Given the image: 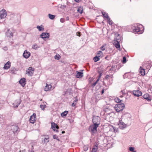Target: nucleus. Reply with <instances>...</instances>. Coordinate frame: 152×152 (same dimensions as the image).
I'll list each match as a JSON object with an SVG mask.
<instances>
[{
    "label": "nucleus",
    "instance_id": "obj_37",
    "mask_svg": "<svg viewBox=\"0 0 152 152\" xmlns=\"http://www.w3.org/2000/svg\"><path fill=\"white\" fill-rule=\"evenodd\" d=\"M123 61L124 63H125L126 61V57L125 56L123 57Z\"/></svg>",
    "mask_w": 152,
    "mask_h": 152
},
{
    "label": "nucleus",
    "instance_id": "obj_18",
    "mask_svg": "<svg viewBox=\"0 0 152 152\" xmlns=\"http://www.w3.org/2000/svg\"><path fill=\"white\" fill-rule=\"evenodd\" d=\"M77 74L76 75V77L77 78H81L83 75V73L82 72H76Z\"/></svg>",
    "mask_w": 152,
    "mask_h": 152
},
{
    "label": "nucleus",
    "instance_id": "obj_20",
    "mask_svg": "<svg viewBox=\"0 0 152 152\" xmlns=\"http://www.w3.org/2000/svg\"><path fill=\"white\" fill-rule=\"evenodd\" d=\"M143 97L144 99H146L147 101H150L151 100V98L149 94H145Z\"/></svg>",
    "mask_w": 152,
    "mask_h": 152
},
{
    "label": "nucleus",
    "instance_id": "obj_4",
    "mask_svg": "<svg viewBox=\"0 0 152 152\" xmlns=\"http://www.w3.org/2000/svg\"><path fill=\"white\" fill-rule=\"evenodd\" d=\"M7 13L6 10L3 9L0 11V18L1 19H4L7 16Z\"/></svg>",
    "mask_w": 152,
    "mask_h": 152
},
{
    "label": "nucleus",
    "instance_id": "obj_26",
    "mask_svg": "<svg viewBox=\"0 0 152 152\" xmlns=\"http://www.w3.org/2000/svg\"><path fill=\"white\" fill-rule=\"evenodd\" d=\"M97 150V146L96 145H94L93 147L92 152H96Z\"/></svg>",
    "mask_w": 152,
    "mask_h": 152
},
{
    "label": "nucleus",
    "instance_id": "obj_43",
    "mask_svg": "<svg viewBox=\"0 0 152 152\" xmlns=\"http://www.w3.org/2000/svg\"><path fill=\"white\" fill-rule=\"evenodd\" d=\"M110 77V76L109 75H107L105 76V79H108L109 78V77Z\"/></svg>",
    "mask_w": 152,
    "mask_h": 152
},
{
    "label": "nucleus",
    "instance_id": "obj_58",
    "mask_svg": "<svg viewBox=\"0 0 152 152\" xmlns=\"http://www.w3.org/2000/svg\"><path fill=\"white\" fill-rule=\"evenodd\" d=\"M134 152H136V151H134Z\"/></svg>",
    "mask_w": 152,
    "mask_h": 152
},
{
    "label": "nucleus",
    "instance_id": "obj_40",
    "mask_svg": "<svg viewBox=\"0 0 152 152\" xmlns=\"http://www.w3.org/2000/svg\"><path fill=\"white\" fill-rule=\"evenodd\" d=\"M60 21L61 23H64V19L63 18H61L60 19Z\"/></svg>",
    "mask_w": 152,
    "mask_h": 152
},
{
    "label": "nucleus",
    "instance_id": "obj_29",
    "mask_svg": "<svg viewBox=\"0 0 152 152\" xmlns=\"http://www.w3.org/2000/svg\"><path fill=\"white\" fill-rule=\"evenodd\" d=\"M49 18L51 20H53L54 19L55 16L54 15H51L50 14H49L48 15Z\"/></svg>",
    "mask_w": 152,
    "mask_h": 152
},
{
    "label": "nucleus",
    "instance_id": "obj_38",
    "mask_svg": "<svg viewBox=\"0 0 152 152\" xmlns=\"http://www.w3.org/2000/svg\"><path fill=\"white\" fill-rule=\"evenodd\" d=\"M53 138H54V139H56L57 140H58V136L57 135H53Z\"/></svg>",
    "mask_w": 152,
    "mask_h": 152
},
{
    "label": "nucleus",
    "instance_id": "obj_48",
    "mask_svg": "<svg viewBox=\"0 0 152 152\" xmlns=\"http://www.w3.org/2000/svg\"><path fill=\"white\" fill-rule=\"evenodd\" d=\"M115 66H113L110 69V70H113V69L115 68Z\"/></svg>",
    "mask_w": 152,
    "mask_h": 152
},
{
    "label": "nucleus",
    "instance_id": "obj_44",
    "mask_svg": "<svg viewBox=\"0 0 152 152\" xmlns=\"http://www.w3.org/2000/svg\"><path fill=\"white\" fill-rule=\"evenodd\" d=\"M121 92L122 93V94H125V90H122L121 91Z\"/></svg>",
    "mask_w": 152,
    "mask_h": 152
},
{
    "label": "nucleus",
    "instance_id": "obj_41",
    "mask_svg": "<svg viewBox=\"0 0 152 152\" xmlns=\"http://www.w3.org/2000/svg\"><path fill=\"white\" fill-rule=\"evenodd\" d=\"M68 113V111H65L64 112H63L61 114H67Z\"/></svg>",
    "mask_w": 152,
    "mask_h": 152
},
{
    "label": "nucleus",
    "instance_id": "obj_9",
    "mask_svg": "<svg viewBox=\"0 0 152 152\" xmlns=\"http://www.w3.org/2000/svg\"><path fill=\"white\" fill-rule=\"evenodd\" d=\"M36 120V115H32L29 119V121L30 123L34 124Z\"/></svg>",
    "mask_w": 152,
    "mask_h": 152
},
{
    "label": "nucleus",
    "instance_id": "obj_1",
    "mask_svg": "<svg viewBox=\"0 0 152 152\" xmlns=\"http://www.w3.org/2000/svg\"><path fill=\"white\" fill-rule=\"evenodd\" d=\"M125 105L123 103L117 104L115 105L114 108L118 113L122 111L125 107Z\"/></svg>",
    "mask_w": 152,
    "mask_h": 152
},
{
    "label": "nucleus",
    "instance_id": "obj_30",
    "mask_svg": "<svg viewBox=\"0 0 152 152\" xmlns=\"http://www.w3.org/2000/svg\"><path fill=\"white\" fill-rule=\"evenodd\" d=\"M32 48L33 49L36 50L39 48V46L37 44H35L32 46Z\"/></svg>",
    "mask_w": 152,
    "mask_h": 152
},
{
    "label": "nucleus",
    "instance_id": "obj_28",
    "mask_svg": "<svg viewBox=\"0 0 152 152\" xmlns=\"http://www.w3.org/2000/svg\"><path fill=\"white\" fill-rule=\"evenodd\" d=\"M6 35L7 37H12L13 34L12 32H9L8 31L6 33Z\"/></svg>",
    "mask_w": 152,
    "mask_h": 152
},
{
    "label": "nucleus",
    "instance_id": "obj_19",
    "mask_svg": "<svg viewBox=\"0 0 152 152\" xmlns=\"http://www.w3.org/2000/svg\"><path fill=\"white\" fill-rule=\"evenodd\" d=\"M25 80L26 79L25 78H23L19 81V83L23 87H24L25 85Z\"/></svg>",
    "mask_w": 152,
    "mask_h": 152
},
{
    "label": "nucleus",
    "instance_id": "obj_54",
    "mask_svg": "<svg viewBox=\"0 0 152 152\" xmlns=\"http://www.w3.org/2000/svg\"><path fill=\"white\" fill-rule=\"evenodd\" d=\"M99 79H100V78H99V77L98 78L96 82L97 83L99 80Z\"/></svg>",
    "mask_w": 152,
    "mask_h": 152
},
{
    "label": "nucleus",
    "instance_id": "obj_36",
    "mask_svg": "<svg viewBox=\"0 0 152 152\" xmlns=\"http://www.w3.org/2000/svg\"><path fill=\"white\" fill-rule=\"evenodd\" d=\"M46 105H42L41 104L40 105V107L42 110H44L45 109V108L46 107Z\"/></svg>",
    "mask_w": 152,
    "mask_h": 152
},
{
    "label": "nucleus",
    "instance_id": "obj_13",
    "mask_svg": "<svg viewBox=\"0 0 152 152\" xmlns=\"http://www.w3.org/2000/svg\"><path fill=\"white\" fill-rule=\"evenodd\" d=\"M133 31L134 33H137L138 34H140L143 32V31H140V28L138 27H136L133 29Z\"/></svg>",
    "mask_w": 152,
    "mask_h": 152
},
{
    "label": "nucleus",
    "instance_id": "obj_23",
    "mask_svg": "<svg viewBox=\"0 0 152 152\" xmlns=\"http://www.w3.org/2000/svg\"><path fill=\"white\" fill-rule=\"evenodd\" d=\"M103 55V53L102 51H99L97 53L96 56L99 57H102Z\"/></svg>",
    "mask_w": 152,
    "mask_h": 152
},
{
    "label": "nucleus",
    "instance_id": "obj_24",
    "mask_svg": "<svg viewBox=\"0 0 152 152\" xmlns=\"http://www.w3.org/2000/svg\"><path fill=\"white\" fill-rule=\"evenodd\" d=\"M37 28L38 29L39 31H43L44 29L43 26L42 25H41L40 26H37Z\"/></svg>",
    "mask_w": 152,
    "mask_h": 152
},
{
    "label": "nucleus",
    "instance_id": "obj_45",
    "mask_svg": "<svg viewBox=\"0 0 152 152\" xmlns=\"http://www.w3.org/2000/svg\"><path fill=\"white\" fill-rule=\"evenodd\" d=\"M97 83L95 82L93 84H92V87H94L96 85V84Z\"/></svg>",
    "mask_w": 152,
    "mask_h": 152
},
{
    "label": "nucleus",
    "instance_id": "obj_22",
    "mask_svg": "<svg viewBox=\"0 0 152 152\" xmlns=\"http://www.w3.org/2000/svg\"><path fill=\"white\" fill-rule=\"evenodd\" d=\"M83 8L82 7H79L77 8V11L78 12L81 14L83 12Z\"/></svg>",
    "mask_w": 152,
    "mask_h": 152
},
{
    "label": "nucleus",
    "instance_id": "obj_39",
    "mask_svg": "<svg viewBox=\"0 0 152 152\" xmlns=\"http://www.w3.org/2000/svg\"><path fill=\"white\" fill-rule=\"evenodd\" d=\"M134 148L133 147H130L129 148V150L131 151H134Z\"/></svg>",
    "mask_w": 152,
    "mask_h": 152
},
{
    "label": "nucleus",
    "instance_id": "obj_47",
    "mask_svg": "<svg viewBox=\"0 0 152 152\" xmlns=\"http://www.w3.org/2000/svg\"><path fill=\"white\" fill-rule=\"evenodd\" d=\"M101 49L102 50H105V48L104 47V46H102L101 48Z\"/></svg>",
    "mask_w": 152,
    "mask_h": 152
},
{
    "label": "nucleus",
    "instance_id": "obj_53",
    "mask_svg": "<svg viewBox=\"0 0 152 152\" xmlns=\"http://www.w3.org/2000/svg\"><path fill=\"white\" fill-rule=\"evenodd\" d=\"M101 76H102V73L101 72H99V78H100L101 77Z\"/></svg>",
    "mask_w": 152,
    "mask_h": 152
},
{
    "label": "nucleus",
    "instance_id": "obj_11",
    "mask_svg": "<svg viewBox=\"0 0 152 152\" xmlns=\"http://www.w3.org/2000/svg\"><path fill=\"white\" fill-rule=\"evenodd\" d=\"M52 87V86L51 84H49L46 83L44 90L45 91H50Z\"/></svg>",
    "mask_w": 152,
    "mask_h": 152
},
{
    "label": "nucleus",
    "instance_id": "obj_46",
    "mask_svg": "<svg viewBox=\"0 0 152 152\" xmlns=\"http://www.w3.org/2000/svg\"><path fill=\"white\" fill-rule=\"evenodd\" d=\"M77 35L79 37H80V33L79 32H77Z\"/></svg>",
    "mask_w": 152,
    "mask_h": 152
},
{
    "label": "nucleus",
    "instance_id": "obj_57",
    "mask_svg": "<svg viewBox=\"0 0 152 152\" xmlns=\"http://www.w3.org/2000/svg\"><path fill=\"white\" fill-rule=\"evenodd\" d=\"M31 147H32V148H33V145H32V146H31Z\"/></svg>",
    "mask_w": 152,
    "mask_h": 152
},
{
    "label": "nucleus",
    "instance_id": "obj_35",
    "mask_svg": "<svg viewBox=\"0 0 152 152\" xmlns=\"http://www.w3.org/2000/svg\"><path fill=\"white\" fill-rule=\"evenodd\" d=\"M54 58L55 59H57L58 60L60 58V56L58 55H56L54 57Z\"/></svg>",
    "mask_w": 152,
    "mask_h": 152
},
{
    "label": "nucleus",
    "instance_id": "obj_42",
    "mask_svg": "<svg viewBox=\"0 0 152 152\" xmlns=\"http://www.w3.org/2000/svg\"><path fill=\"white\" fill-rule=\"evenodd\" d=\"M113 130L115 132H117L118 131V129L116 128H115L113 127Z\"/></svg>",
    "mask_w": 152,
    "mask_h": 152
},
{
    "label": "nucleus",
    "instance_id": "obj_15",
    "mask_svg": "<svg viewBox=\"0 0 152 152\" xmlns=\"http://www.w3.org/2000/svg\"><path fill=\"white\" fill-rule=\"evenodd\" d=\"M51 127L54 131L56 130L57 131L56 129H58V126L56 124L54 123H51Z\"/></svg>",
    "mask_w": 152,
    "mask_h": 152
},
{
    "label": "nucleus",
    "instance_id": "obj_31",
    "mask_svg": "<svg viewBox=\"0 0 152 152\" xmlns=\"http://www.w3.org/2000/svg\"><path fill=\"white\" fill-rule=\"evenodd\" d=\"M93 59L95 62H96L98 61H99L100 59L99 57L97 56L95 57Z\"/></svg>",
    "mask_w": 152,
    "mask_h": 152
},
{
    "label": "nucleus",
    "instance_id": "obj_55",
    "mask_svg": "<svg viewBox=\"0 0 152 152\" xmlns=\"http://www.w3.org/2000/svg\"><path fill=\"white\" fill-rule=\"evenodd\" d=\"M104 92V90L103 89L102 91V94H103Z\"/></svg>",
    "mask_w": 152,
    "mask_h": 152
},
{
    "label": "nucleus",
    "instance_id": "obj_14",
    "mask_svg": "<svg viewBox=\"0 0 152 152\" xmlns=\"http://www.w3.org/2000/svg\"><path fill=\"white\" fill-rule=\"evenodd\" d=\"M103 110L104 111V114L106 113L107 114H110L111 113V110L108 108L106 107H104Z\"/></svg>",
    "mask_w": 152,
    "mask_h": 152
},
{
    "label": "nucleus",
    "instance_id": "obj_12",
    "mask_svg": "<svg viewBox=\"0 0 152 152\" xmlns=\"http://www.w3.org/2000/svg\"><path fill=\"white\" fill-rule=\"evenodd\" d=\"M23 56L25 58H28L30 56V53L27 50H25L23 54Z\"/></svg>",
    "mask_w": 152,
    "mask_h": 152
},
{
    "label": "nucleus",
    "instance_id": "obj_51",
    "mask_svg": "<svg viewBox=\"0 0 152 152\" xmlns=\"http://www.w3.org/2000/svg\"><path fill=\"white\" fill-rule=\"evenodd\" d=\"M75 1L77 2H79L81 1V0H75Z\"/></svg>",
    "mask_w": 152,
    "mask_h": 152
},
{
    "label": "nucleus",
    "instance_id": "obj_21",
    "mask_svg": "<svg viewBox=\"0 0 152 152\" xmlns=\"http://www.w3.org/2000/svg\"><path fill=\"white\" fill-rule=\"evenodd\" d=\"M139 72L141 75H145V69H143L141 66H140V68Z\"/></svg>",
    "mask_w": 152,
    "mask_h": 152
},
{
    "label": "nucleus",
    "instance_id": "obj_34",
    "mask_svg": "<svg viewBox=\"0 0 152 152\" xmlns=\"http://www.w3.org/2000/svg\"><path fill=\"white\" fill-rule=\"evenodd\" d=\"M107 22L110 25H111L112 24L113 22L112 21L110 20V18H109L107 19Z\"/></svg>",
    "mask_w": 152,
    "mask_h": 152
},
{
    "label": "nucleus",
    "instance_id": "obj_7",
    "mask_svg": "<svg viewBox=\"0 0 152 152\" xmlns=\"http://www.w3.org/2000/svg\"><path fill=\"white\" fill-rule=\"evenodd\" d=\"M133 95L139 97L142 95V93L139 90H134L133 91Z\"/></svg>",
    "mask_w": 152,
    "mask_h": 152
},
{
    "label": "nucleus",
    "instance_id": "obj_32",
    "mask_svg": "<svg viewBox=\"0 0 152 152\" xmlns=\"http://www.w3.org/2000/svg\"><path fill=\"white\" fill-rule=\"evenodd\" d=\"M78 101L77 99H75L73 102V103H72V106H74L76 105V103Z\"/></svg>",
    "mask_w": 152,
    "mask_h": 152
},
{
    "label": "nucleus",
    "instance_id": "obj_33",
    "mask_svg": "<svg viewBox=\"0 0 152 152\" xmlns=\"http://www.w3.org/2000/svg\"><path fill=\"white\" fill-rule=\"evenodd\" d=\"M115 101L116 102H121L122 100H121L119 99L118 98H115Z\"/></svg>",
    "mask_w": 152,
    "mask_h": 152
},
{
    "label": "nucleus",
    "instance_id": "obj_8",
    "mask_svg": "<svg viewBox=\"0 0 152 152\" xmlns=\"http://www.w3.org/2000/svg\"><path fill=\"white\" fill-rule=\"evenodd\" d=\"M40 36L42 39L48 38L50 37V34L48 33L43 32L41 34Z\"/></svg>",
    "mask_w": 152,
    "mask_h": 152
},
{
    "label": "nucleus",
    "instance_id": "obj_25",
    "mask_svg": "<svg viewBox=\"0 0 152 152\" xmlns=\"http://www.w3.org/2000/svg\"><path fill=\"white\" fill-rule=\"evenodd\" d=\"M49 137L48 136L46 137L45 138L44 140V143L47 144L48 142H49Z\"/></svg>",
    "mask_w": 152,
    "mask_h": 152
},
{
    "label": "nucleus",
    "instance_id": "obj_50",
    "mask_svg": "<svg viewBox=\"0 0 152 152\" xmlns=\"http://www.w3.org/2000/svg\"><path fill=\"white\" fill-rule=\"evenodd\" d=\"M3 49L4 50H7V47H4V48H3Z\"/></svg>",
    "mask_w": 152,
    "mask_h": 152
},
{
    "label": "nucleus",
    "instance_id": "obj_17",
    "mask_svg": "<svg viewBox=\"0 0 152 152\" xmlns=\"http://www.w3.org/2000/svg\"><path fill=\"white\" fill-rule=\"evenodd\" d=\"M11 63L10 62L8 61L4 65V69H7L9 68L10 66Z\"/></svg>",
    "mask_w": 152,
    "mask_h": 152
},
{
    "label": "nucleus",
    "instance_id": "obj_16",
    "mask_svg": "<svg viewBox=\"0 0 152 152\" xmlns=\"http://www.w3.org/2000/svg\"><path fill=\"white\" fill-rule=\"evenodd\" d=\"M116 39L117 40V42H115L114 45H115V47L118 50H120V46L119 43V39Z\"/></svg>",
    "mask_w": 152,
    "mask_h": 152
},
{
    "label": "nucleus",
    "instance_id": "obj_10",
    "mask_svg": "<svg viewBox=\"0 0 152 152\" xmlns=\"http://www.w3.org/2000/svg\"><path fill=\"white\" fill-rule=\"evenodd\" d=\"M11 129L14 133L16 132L18 129V127L16 125H12L11 126Z\"/></svg>",
    "mask_w": 152,
    "mask_h": 152
},
{
    "label": "nucleus",
    "instance_id": "obj_6",
    "mask_svg": "<svg viewBox=\"0 0 152 152\" xmlns=\"http://www.w3.org/2000/svg\"><path fill=\"white\" fill-rule=\"evenodd\" d=\"M118 125L119 128L122 129L126 128L127 126V125L125 124L121 120H120Z\"/></svg>",
    "mask_w": 152,
    "mask_h": 152
},
{
    "label": "nucleus",
    "instance_id": "obj_2",
    "mask_svg": "<svg viewBox=\"0 0 152 152\" xmlns=\"http://www.w3.org/2000/svg\"><path fill=\"white\" fill-rule=\"evenodd\" d=\"M99 126L97 125L93 124V125L90 126L89 128V130L92 134H94L96 133L97 131V128Z\"/></svg>",
    "mask_w": 152,
    "mask_h": 152
},
{
    "label": "nucleus",
    "instance_id": "obj_56",
    "mask_svg": "<svg viewBox=\"0 0 152 152\" xmlns=\"http://www.w3.org/2000/svg\"><path fill=\"white\" fill-rule=\"evenodd\" d=\"M64 132H65L64 131H62V133H64Z\"/></svg>",
    "mask_w": 152,
    "mask_h": 152
},
{
    "label": "nucleus",
    "instance_id": "obj_5",
    "mask_svg": "<svg viewBox=\"0 0 152 152\" xmlns=\"http://www.w3.org/2000/svg\"><path fill=\"white\" fill-rule=\"evenodd\" d=\"M34 71V69L32 67H29L26 70V73L29 76L33 75Z\"/></svg>",
    "mask_w": 152,
    "mask_h": 152
},
{
    "label": "nucleus",
    "instance_id": "obj_3",
    "mask_svg": "<svg viewBox=\"0 0 152 152\" xmlns=\"http://www.w3.org/2000/svg\"><path fill=\"white\" fill-rule=\"evenodd\" d=\"M92 121L93 124H95L99 126L100 124V118L97 116H94L93 117Z\"/></svg>",
    "mask_w": 152,
    "mask_h": 152
},
{
    "label": "nucleus",
    "instance_id": "obj_49",
    "mask_svg": "<svg viewBox=\"0 0 152 152\" xmlns=\"http://www.w3.org/2000/svg\"><path fill=\"white\" fill-rule=\"evenodd\" d=\"M66 115H61V117L64 118L66 116Z\"/></svg>",
    "mask_w": 152,
    "mask_h": 152
},
{
    "label": "nucleus",
    "instance_id": "obj_27",
    "mask_svg": "<svg viewBox=\"0 0 152 152\" xmlns=\"http://www.w3.org/2000/svg\"><path fill=\"white\" fill-rule=\"evenodd\" d=\"M102 12V15H103L104 17L105 18L107 19L109 18L107 14L106 13L104 12Z\"/></svg>",
    "mask_w": 152,
    "mask_h": 152
},
{
    "label": "nucleus",
    "instance_id": "obj_52",
    "mask_svg": "<svg viewBox=\"0 0 152 152\" xmlns=\"http://www.w3.org/2000/svg\"><path fill=\"white\" fill-rule=\"evenodd\" d=\"M19 103H18L15 106H14V107H18V106L19 105Z\"/></svg>",
    "mask_w": 152,
    "mask_h": 152
}]
</instances>
